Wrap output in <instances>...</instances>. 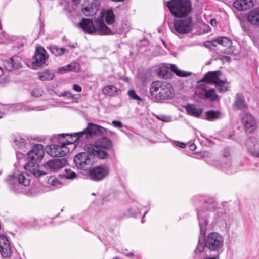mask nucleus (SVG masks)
Masks as SVG:
<instances>
[{
	"label": "nucleus",
	"instance_id": "1",
	"mask_svg": "<svg viewBox=\"0 0 259 259\" xmlns=\"http://www.w3.org/2000/svg\"><path fill=\"white\" fill-rule=\"evenodd\" d=\"M224 245L223 236L218 232H211L204 237L203 242L198 241L194 252L199 254L205 251L211 254L220 255L224 251Z\"/></svg>",
	"mask_w": 259,
	"mask_h": 259
},
{
	"label": "nucleus",
	"instance_id": "2",
	"mask_svg": "<svg viewBox=\"0 0 259 259\" xmlns=\"http://www.w3.org/2000/svg\"><path fill=\"white\" fill-rule=\"evenodd\" d=\"M43 145L37 144L27 152L28 162L23 166L24 169L36 177L46 175L47 172H44L38 169V163L44 156Z\"/></svg>",
	"mask_w": 259,
	"mask_h": 259
},
{
	"label": "nucleus",
	"instance_id": "3",
	"mask_svg": "<svg viewBox=\"0 0 259 259\" xmlns=\"http://www.w3.org/2000/svg\"><path fill=\"white\" fill-rule=\"evenodd\" d=\"M201 206L197 208V219L199 222L201 234L205 231V227L208 224L209 212L213 211L216 206L214 200L210 197H199Z\"/></svg>",
	"mask_w": 259,
	"mask_h": 259
},
{
	"label": "nucleus",
	"instance_id": "4",
	"mask_svg": "<svg viewBox=\"0 0 259 259\" xmlns=\"http://www.w3.org/2000/svg\"><path fill=\"white\" fill-rule=\"evenodd\" d=\"M149 92L151 96L158 101L170 100L175 95L170 84L160 81L153 82L150 85Z\"/></svg>",
	"mask_w": 259,
	"mask_h": 259
},
{
	"label": "nucleus",
	"instance_id": "5",
	"mask_svg": "<svg viewBox=\"0 0 259 259\" xmlns=\"http://www.w3.org/2000/svg\"><path fill=\"white\" fill-rule=\"evenodd\" d=\"M77 26L87 33H93L98 31L101 34H111L113 33L102 20L97 19L94 21L89 18H82L77 24Z\"/></svg>",
	"mask_w": 259,
	"mask_h": 259
},
{
	"label": "nucleus",
	"instance_id": "6",
	"mask_svg": "<svg viewBox=\"0 0 259 259\" xmlns=\"http://www.w3.org/2000/svg\"><path fill=\"white\" fill-rule=\"evenodd\" d=\"M5 181L10 190L13 193L18 194L23 192L22 185L27 186L30 184V178L26 172L18 173L15 171L8 176Z\"/></svg>",
	"mask_w": 259,
	"mask_h": 259
},
{
	"label": "nucleus",
	"instance_id": "7",
	"mask_svg": "<svg viewBox=\"0 0 259 259\" xmlns=\"http://www.w3.org/2000/svg\"><path fill=\"white\" fill-rule=\"evenodd\" d=\"M167 7L176 17H189L192 10L191 0H170L167 2Z\"/></svg>",
	"mask_w": 259,
	"mask_h": 259
},
{
	"label": "nucleus",
	"instance_id": "8",
	"mask_svg": "<svg viewBox=\"0 0 259 259\" xmlns=\"http://www.w3.org/2000/svg\"><path fill=\"white\" fill-rule=\"evenodd\" d=\"M113 147V143L111 140L107 137H102L97 140L95 144H87L85 145V149L89 150L96 157L101 159H105L108 157V154L102 149H110Z\"/></svg>",
	"mask_w": 259,
	"mask_h": 259
},
{
	"label": "nucleus",
	"instance_id": "9",
	"mask_svg": "<svg viewBox=\"0 0 259 259\" xmlns=\"http://www.w3.org/2000/svg\"><path fill=\"white\" fill-rule=\"evenodd\" d=\"M169 26L172 32L180 37V35L188 33L192 30V18L191 16L178 17L174 19L173 26L169 24Z\"/></svg>",
	"mask_w": 259,
	"mask_h": 259
},
{
	"label": "nucleus",
	"instance_id": "10",
	"mask_svg": "<svg viewBox=\"0 0 259 259\" xmlns=\"http://www.w3.org/2000/svg\"><path fill=\"white\" fill-rule=\"evenodd\" d=\"M105 131V128L95 124L89 123L87 127L82 131L72 135L71 136H73L75 139L70 141L69 143L77 141L85 143L86 140L92 139L93 136L98 134H101Z\"/></svg>",
	"mask_w": 259,
	"mask_h": 259
},
{
	"label": "nucleus",
	"instance_id": "11",
	"mask_svg": "<svg viewBox=\"0 0 259 259\" xmlns=\"http://www.w3.org/2000/svg\"><path fill=\"white\" fill-rule=\"evenodd\" d=\"M87 151V152H79L74 157V163L78 169L89 170L94 163V157L96 155L89 150Z\"/></svg>",
	"mask_w": 259,
	"mask_h": 259
},
{
	"label": "nucleus",
	"instance_id": "12",
	"mask_svg": "<svg viewBox=\"0 0 259 259\" xmlns=\"http://www.w3.org/2000/svg\"><path fill=\"white\" fill-rule=\"evenodd\" d=\"M65 143L59 139V144H52L46 148L47 153L52 157H63L69 152V149L65 146Z\"/></svg>",
	"mask_w": 259,
	"mask_h": 259
},
{
	"label": "nucleus",
	"instance_id": "13",
	"mask_svg": "<svg viewBox=\"0 0 259 259\" xmlns=\"http://www.w3.org/2000/svg\"><path fill=\"white\" fill-rule=\"evenodd\" d=\"M109 170L105 165L97 166L88 170V176L90 179L94 181H99L108 175Z\"/></svg>",
	"mask_w": 259,
	"mask_h": 259
},
{
	"label": "nucleus",
	"instance_id": "14",
	"mask_svg": "<svg viewBox=\"0 0 259 259\" xmlns=\"http://www.w3.org/2000/svg\"><path fill=\"white\" fill-rule=\"evenodd\" d=\"M246 132L252 133L257 127V123L254 117L249 113H243L240 115Z\"/></svg>",
	"mask_w": 259,
	"mask_h": 259
},
{
	"label": "nucleus",
	"instance_id": "15",
	"mask_svg": "<svg viewBox=\"0 0 259 259\" xmlns=\"http://www.w3.org/2000/svg\"><path fill=\"white\" fill-rule=\"evenodd\" d=\"M67 163L66 159L62 157L48 161L44 164V167L47 171H55L64 167Z\"/></svg>",
	"mask_w": 259,
	"mask_h": 259
},
{
	"label": "nucleus",
	"instance_id": "16",
	"mask_svg": "<svg viewBox=\"0 0 259 259\" xmlns=\"http://www.w3.org/2000/svg\"><path fill=\"white\" fill-rule=\"evenodd\" d=\"M97 0H85L82 5V13L85 16H92L96 14L98 10Z\"/></svg>",
	"mask_w": 259,
	"mask_h": 259
},
{
	"label": "nucleus",
	"instance_id": "17",
	"mask_svg": "<svg viewBox=\"0 0 259 259\" xmlns=\"http://www.w3.org/2000/svg\"><path fill=\"white\" fill-rule=\"evenodd\" d=\"M48 56L45 50L41 47L36 48L32 63L34 65L40 66L46 63Z\"/></svg>",
	"mask_w": 259,
	"mask_h": 259
},
{
	"label": "nucleus",
	"instance_id": "18",
	"mask_svg": "<svg viewBox=\"0 0 259 259\" xmlns=\"http://www.w3.org/2000/svg\"><path fill=\"white\" fill-rule=\"evenodd\" d=\"M4 66L8 71H11L14 69H19L22 67L21 58L18 56H13L12 57L5 60Z\"/></svg>",
	"mask_w": 259,
	"mask_h": 259
},
{
	"label": "nucleus",
	"instance_id": "19",
	"mask_svg": "<svg viewBox=\"0 0 259 259\" xmlns=\"http://www.w3.org/2000/svg\"><path fill=\"white\" fill-rule=\"evenodd\" d=\"M246 145L249 153L253 156L259 157V139L253 137L246 141Z\"/></svg>",
	"mask_w": 259,
	"mask_h": 259
},
{
	"label": "nucleus",
	"instance_id": "20",
	"mask_svg": "<svg viewBox=\"0 0 259 259\" xmlns=\"http://www.w3.org/2000/svg\"><path fill=\"white\" fill-rule=\"evenodd\" d=\"M0 252L4 257H8L12 253L10 242L4 235H0Z\"/></svg>",
	"mask_w": 259,
	"mask_h": 259
},
{
	"label": "nucleus",
	"instance_id": "21",
	"mask_svg": "<svg viewBox=\"0 0 259 259\" xmlns=\"http://www.w3.org/2000/svg\"><path fill=\"white\" fill-rule=\"evenodd\" d=\"M13 146L15 149H20L21 151L19 153L22 154V152H25V149L29 146V140L27 138L17 136L13 139Z\"/></svg>",
	"mask_w": 259,
	"mask_h": 259
},
{
	"label": "nucleus",
	"instance_id": "22",
	"mask_svg": "<svg viewBox=\"0 0 259 259\" xmlns=\"http://www.w3.org/2000/svg\"><path fill=\"white\" fill-rule=\"evenodd\" d=\"M248 21L252 25L259 26V8L250 11L247 15Z\"/></svg>",
	"mask_w": 259,
	"mask_h": 259
},
{
	"label": "nucleus",
	"instance_id": "23",
	"mask_svg": "<svg viewBox=\"0 0 259 259\" xmlns=\"http://www.w3.org/2000/svg\"><path fill=\"white\" fill-rule=\"evenodd\" d=\"M220 71H209L204 76L201 81L214 84L219 79Z\"/></svg>",
	"mask_w": 259,
	"mask_h": 259
},
{
	"label": "nucleus",
	"instance_id": "24",
	"mask_svg": "<svg viewBox=\"0 0 259 259\" xmlns=\"http://www.w3.org/2000/svg\"><path fill=\"white\" fill-rule=\"evenodd\" d=\"M97 19H101L103 22L104 20L107 24L110 25L112 24L115 21V15L113 10L109 9L102 12L100 17Z\"/></svg>",
	"mask_w": 259,
	"mask_h": 259
},
{
	"label": "nucleus",
	"instance_id": "25",
	"mask_svg": "<svg viewBox=\"0 0 259 259\" xmlns=\"http://www.w3.org/2000/svg\"><path fill=\"white\" fill-rule=\"evenodd\" d=\"M185 109L187 114L189 115L199 117L201 116L203 112V109L197 108L195 104H189L186 107Z\"/></svg>",
	"mask_w": 259,
	"mask_h": 259
},
{
	"label": "nucleus",
	"instance_id": "26",
	"mask_svg": "<svg viewBox=\"0 0 259 259\" xmlns=\"http://www.w3.org/2000/svg\"><path fill=\"white\" fill-rule=\"evenodd\" d=\"M218 95L216 94L214 89H210L203 91V93L200 96L202 99L208 100L211 102L215 101L218 99Z\"/></svg>",
	"mask_w": 259,
	"mask_h": 259
},
{
	"label": "nucleus",
	"instance_id": "27",
	"mask_svg": "<svg viewBox=\"0 0 259 259\" xmlns=\"http://www.w3.org/2000/svg\"><path fill=\"white\" fill-rule=\"evenodd\" d=\"M234 110H242L247 106L244 97L241 94H238L236 96L235 101L233 104Z\"/></svg>",
	"mask_w": 259,
	"mask_h": 259
},
{
	"label": "nucleus",
	"instance_id": "28",
	"mask_svg": "<svg viewBox=\"0 0 259 259\" xmlns=\"http://www.w3.org/2000/svg\"><path fill=\"white\" fill-rule=\"evenodd\" d=\"M38 78L41 81L51 80L54 78V73L51 70H45L37 73Z\"/></svg>",
	"mask_w": 259,
	"mask_h": 259
},
{
	"label": "nucleus",
	"instance_id": "29",
	"mask_svg": "<svg viewBox=\"0 0 259 259\" xmlns=\"http://www.w3.org/2000/svg\"><path fill=\"white\" fill-rule=\"evenodd\" d=\"M103 93L109 96H113L118 94L121 91L114 85H107L102 90Z\"/></svg>",
	"mask_w": 259,
	"mask_h": 259
},
{
	"label": "nucleus",
	"instance_id": "30",
	"mask_svg": "<svg viewBox=\"0 0 259 259\" xmlns=\"http://www.w3.org/2000/svg\"><path fill=\"white\" fill-rule=\"evenodd\" d=\"M221 112L219 111L210 110L206 112L205 119L208 121H213L221 118Z\"/></svg>",
	"mask_w": 259,
	"mask_h": 259
},
{
	"label": "nucleus",
	"instance_id": "31",
	"mask_svg": "<svg viewBox=\"0 0 259 259\" xmlns=\"http://www.w3.org/2000/svg\"><path fill=\"white\" fill-rule=\"evenodd\" d=\"M221 169L222 170L228 174H230L235 172L231 167V164L229 159L224 158L222 160Z\"/></svg>",
	"mask_w": 259,
	"mask_h": 259
},
{
	"label": "nucleus",
	"instance_id": "32",
	"mask_svg": "<svg viewBox=\"0 0 259 259\" xmlns=\"http://www.w3.org/2000/svg\"><path fill=\"white\" fill-rule=\"evenodd\" d=\"M75 133H71V134H60L57 135L58 138L60 139V140H62V142L65 143V146H66L67 145H69L71 144H72L73 143H75V142H73L72 143H69L70 141H72L74 140L75 138L71 136L72 135L74 134Z\"/></svg>",
	"mask_w": 259,
	"mask_h": 259
},
{
	"label": "nucleus",
	"instance_id": "33",
	"mask_svg": "<svg viewBox=\"0 0 259 259\" xmlns=\"http://www.w3.org/2000/svg\"><path fill=\"white\" fill-rule=\"evenodd\" d=\"M48 48L50 50L51 53L55 56L62 55L67 50L64 48H60L57 45L53 44L50 45Z\"/></svg>",
	"mask_w": 259,
	"mask_h": 259
},
{
	"label": "nucleus",
	"instance_id": "34",
	"mask_svg": "<svg viewBox=\"0 0 259 259\" xmlns=\"http://www.w3.org/2000/svg\"><path fill=\"white\" fill-rule=\"evenodd\" d=\"M214 85L219 92H225L228 90L229 82L227 80H222L219 79Z\"/></svg>",
	"mask_w": 259,
	"mask_h": 259
},
{
	"label": "nucleus",
	"instance_id": "35",
	"mask_svg": "<svg viewBox=\"0 0 259 259\" xmlns=\"http://www.w3.org/2000/svg\"><path fill=\"white\" fill-rule=\"evenodd\" d=\"M213 43L217 42L218 44L226 47H230L232 44V41L227 37H219L213 40ZM214 46H216L215 44H213Z\"/></svg>",
	"mask_w": 259,
	"mask_h": 259
},
{
	"label": "nucleus",
	"instance_id": "36",
	"mask_svg": "<svg viewBox=\"0 0 259 259\" xmlns=\"http://www.w3.org/2000/svg\"><path fill=\"white\" fill-rule=\"evenodd\" d=\"M170 69L172 71L177 75L181 77H188L191 75V73L184 72L182 70H180L177 68V67L175 64H171L170 66Z\"/></svg>",
	"mask_w": 259,
	"mask_h": 259
},
{
	"label": "nucleus",
	"instance_id": "37",
	"mask_svg": "<svg viewBox=\"0 0 259 259\" xmlns=\"http://www.w3.org/2000/svg\"><path fill=\"white\" fill-rule=\"evenodd\" d=\"M249 1L250 0H236L233 3L234 6L238 10H242L246 8Z\"/></svg>",
	"mask_w": 259,
	"mask_h": 259
},
{
	"label": "nucleus",
	"instance_id": "38",
	"mask_svg": "<svg viewBox=\"0 0 259 259\" xmlns=\"http://www.w3.org/2000/svg\"><path fill=\"white\" fill-rule=\"evenodd\" d=\"M44 92V91L42 88L36 87L33 89L31 92V95L35 98H38L41 96Z\"/></svg>",
	"mask_w": 259,
	"mask_h": 259
},
{
	"label": "nucleus",
	"instance_id": "39",
	"mask_svg": "<svg viewBox=\"0 0 259 259\" xmlns=\"http://www.w3.org/2000/svg\"><path fill=\"white\" fill-rule=\"evenodd\" d=\"M64 176L67 179H73L76 177V174L71 169H65Z\"/></svg>",
	"mask_w": 259,
	"mask_h": 259
},
{
	"label": "nucleus",
	"instance_id": "40",
	"mask_svg": "<svg viewBox=\"0 0 259 259\" xmlns=\"http://www.w3.org/2000/svg\"><path fill=\"white\" fill-rule=\"evenodd\" d=\"M127 94L130 97V98L133 99L138 101L142 100V99L137 95V94L136 93L135 91L134 90H129L127 92Z\"/></svg>",
	"mask_w": 259,
	"mask_h": 259
},
{
	"label": "nucleus",
	"instance_id": "41",
	"mask_svg": "<svg viewBox=\"0 0 259 259\" xmlns=\"http://www.w3.org/2000/svg\"><path fill=\"white\" fill-rule=\"evenodd\" d=\"M49 182L52 186L56 188L59 187L61 185L59 180L53 177H51L49 179Z\"/></svg>",
	"mask_w": 259,
	"mask_h": 259
},
{
	"label": "nucleus",
	"instance_id": "42",
	"mask_svg": "<svg viewBox=\"0 0 259 259\" xmlns=\"http://www.w3.org/2000/svg\"><path fill=\"white\" fill-rule=\"evenodd\" d=\"M75 67V64L71 63L67 65L66 66L63 67V69L65 71H69L74 69Z\"/></svg>",
	"mask_w": 259,
	"mask_h": 259
},
{
	"label": "nucleus",
	"instance_id": "43",
	"mask_svg": "<svg viewBox=\"0 0 259 259\" xmlns=\"http://www.w3.org/2000/svg\"><path fill=\"white\" fill-rule=\"evenodd\" d=\"M112 124L115 127L117 128H122L123 127L122 123L119 121L117 120H113L112 122Z\"/></svg>",
	"mask_w": 259,
	"mask_h": 259
},
{
	"label": "nucleus",
	"instance_id": "44",
	"mask_svg": "<svg viewBox=\"0 0 259 259\" xmlns=\"http://www.w3.org/2000/svg\"><path fill=\"white\" fill-rule=\"evenodd\" d=\"M173 144L175 146H178L182 148H184L186 147L185 143H184L183 142H179V141H174L173 142Z\"/></svg>",
	"mask_w": 259,
	"mask_h": 259
},
{
	"label": "nucleus",
	"instance_id": "45",
	"mask_svg": "<svg viewBox=\"0 0 259 259\" xmlns=\"http://www.w3.org/2000/svg\"><path fill=\"white\" fill-rule=\"evenodd\" d=\"M140 80L143 83H146L149 82L150 79L145 75V74L141 75L140 76Z\"/></svg>",
	"mask_w": 259,
	"mask_h": 259
},
{
	"label": "nucleus",
	"instance_id": "46",
	"mask_svg": "<svg viewBox=\"0 0 259 259\" xmlns=\"http://www.w3.org/2000/svg\"><path fill=\"white\" fill-rule=\"evenodd\" d=\"M158 118L163 121L169 122L170 121V117L165 116L164 115H160L158 116Z\"/></svg>",
	"mask_w": 259,
	"mask_h": 259
},
{
	"label": "nucleus",
	"instance_id": "47",
	"mask_svg": "<svg viewBox=\"0 0 259 259\" xmlns=\"http://www.w3.org/2000/svg\"><path fill=\"white\" fill-rule=\"evenodd\" d=\"M59 96H67V97H71V93L70 91H65L63 93H61L59 95Z\"/></svg>",
	"mask_w": 259,
	"mask_h": 259
},
{
	"label": "nucleus",
	"instance_id": "48",
	"mask_svg": "<svg viewBox=\"0 0 259 259\" xmlns=\"http://www.w3.org/2000/svg\"><path fill=\"white\" fill-rule=\"evenodd\" d=\"M73 90L77 92H81L82 90V88L80 85L77 84H74L73 87Z\"/></svg>",
	"mask_w": 259,
	"mask_h": 259
},
{
	"label": "nucleus",
	"instance_id": "49",
	"mask_svg": "<svg viewBox=\"0 0 259 259\" xmlns=\"http://www.w3.org/2000/svg\"><path fill=\"white\" fill-rule=\"evenodd\" d=\"M213 256L210 257V256H206L204 259H219L220 255L218 254H213Z\"/></svg>",
	"mask_w": 259,
	"mask_h": 259
},
{
	"label": "nucleus",
	"instance_id": "50",
	"mask_svg": "<svg viewBox=\"0 0 259 259\" xmlns=\"http://www.w3.org/2000/svg\"><path fill=\"white\" fill-rule=\"evenodd\" d=\"M189 148L191 150L194 151L196 149V146L194 143H191L189 145Z\"/></svg>",
	"mask_w": 259,
	"mask_h": 259
},
{
	"label": "nucleus",
	"instance_id": "51",
	"mask_svg": "<svg viewBox=\"0 0 259 259\" xmlns=\"http://www.w3.org/2000/svg\"><path fill=\"white\" fill-rule=\"evenodd\" d=\"M210 24L212 26H215L217 25V21L215 19H212L210 20Z\"/></svg>",
	"mask_w": 259,
	"mask_h": 259
},
{
	"label": "nucleus",
	"instance_id": "52",
	"mask_svg": "<svg viewBox=\"0 0 259 259\" xmlns=\"http://www.w3.org/2000/svg\"><path fill=\"white\" fill-rule=\"evenodd\" d=\"M72 3L75 5H77L79 4L80 3L81 0H71Z\"/></svg>",
	"mask_w": 259,
	"mask_h": 259
},
{
	"label": "nucleus",
	"instance_id": "53",
	"mask_svg": "<svg viewBox=\"0 0 259 259\" xmlns=\"http://www.w3.org/2000/svg\"><path fill=\"white\" fill-rule=\"evenodd\" d=\"M229 155V153L228 150H225L223 156L225 158H226Z\"/></svg>",
	"mask_w": 259,
	"mask_h": 259
},
{
	"label": "nucleus",
	"instance_id": "54",
	"mask_svg": "<svg viewBox=\"0 0 259 259\" xmlns=\"http://www.w3.org/2000/svg\"><path fill=\"white\" fill-rule=\"evenodd\" d=\"M3 75V70L2 68L0 67V76Z\"/></svg>",
	"mask_w": 259,
	"mask_h": 259
},
{
	"label": "nucleus",
	"instance_id": "55",
	"mask_svg": "<svg viewBox=\"0 0 259 259\" xmlns=\"http://www.w3.org/2000/svg\"><path fill=\"white\" fill-rule=\"evenodd\" d=\"M134 254L133 252H130L129 253L127 254V256H133Z\"/></svg>",
	"mask_w": 259,
	"mask_h": 259
},
{
	"label": "nucleus",
	"instance_id": "56",
	"mask_svg": "<svg viewBox=\"0 0 259 259\" xmlns=\"http://www.w3.org/2000/svg\"><path fill=\"white\" fill-rule=\"evenodd\" d=\"M4 116V114L2 112H0V118H2Z\"/></svg>",
	"mask_w": 259,
	"mask_h": 259
},
{
	"label": "nucleus",
	"instance_id": "57",
	"mask_svg": "<svg viewBox=\"0 0 259 259\" xmlns=\"http://www.w3.org/2000/svg\"><path fill=\"white\" fill-rule=\"evenodd\" d=\"M147 213V211H146V212L144 213V215H143V218L145 216V215H146V214Z\"/></svg>",
	"mask_w": 259,
	"mask_h": 259
},
{
	"label": "nucleus",
	"instance_id": "58",
	"mask_svg": "<svg viewBox=\"0 0 259 259\" xmlns=\"http://www.w3.org/2000/svg\"><path fill=\"white\" fill-rule=\"evenodd\" d=\"M92 195H95V193H92Z\"/></svg>",
	"mask_w": 259,
	"mask_h": 259
},
{
	"label": "nucleus",
	"instance_id": "59",
	"mask_svg": "<svg viewBox=\"0 0 259 259\" xmlns=\"http://www.w3.org/2000/svg\"><path fill=\"white\" fill-rule=\"evenodd\" d=\"M113 259H118V258L117 257H115L113 258Z\"/></svg>",
	"mask_w": 259,
	"mask_h": 259
},
{
	"label": "nucleus",
	"instance_id": "60",
	"mask_svg": "<svg viewBox=\"0 0 259 259\" xmlns=\"http://www.w3.org/2000/svg\"><path fill=\"white\" fill-rule=\"evenodd\" d=\"M229 138L231 139V135H230L229 136Z\"/></svg>",
	"mask_w": 259,
	"mask_h": 259
},
{
	"label": "nucleus",
	"instance_id": "61",
	"mask_svg": "<svg viewBox=\"0 0 259 259\" xmlns=\"http://www.w3.org/2000/svg\"><path fill=\"white\" fill-rule=\"evenodd\" d=\"M55 137H56V136H55ZM57 138L58 139V140H59V139L58 138V137L57 136Z\"/></svg>",
	"mask_w": 259,
	"mask_h": 259
}]
</instances>
